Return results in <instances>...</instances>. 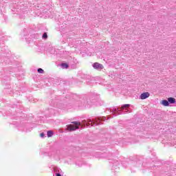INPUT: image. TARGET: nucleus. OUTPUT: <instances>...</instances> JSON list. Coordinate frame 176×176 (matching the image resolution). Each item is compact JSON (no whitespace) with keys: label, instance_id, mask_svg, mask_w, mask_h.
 <instances>
[{"label":"nucleus","instance_id":"nucleus-6","mask_svg":"<svg viewBox=\"0 0 176 176\" xmlns=\"http://www.w3.org/2000/svg\"><path fill=\"white\" fill-rule=\"evenodd\" d=\"M53 134H54L53 131H48L47 132V135L48 138H50V137H53Z\"/></svg>","mask_w":176,"mask_h":176},{"label":"nucleus","instance_id":"nucleus-9","mask_svg":"<svg viewBox=\"0 0 176 176\" xmlns=\"http://www.w3.org/2000/svg\"><path fill=\"white\" fill-rule=\"evenodd\" d=\"M129 107H130V104H126L124 106L122 107V109H124V108H128Z\"/></svg>","mask_w":176,"mask_h":176},{"label":"nucleus","instance_id":"nucleus-1","mask_svg":"<svg viewBox=\"0 0 176 176\" xmlns=\"http://www.w3.org/2000/svg\"><path fill=\"white\" fill-rule=\"evenodd\" d=\"M72 124L67 125V131H75V130H78V129H79V126H80V122L75 121L72 122Z\"/></svg>","mask_w":176,"mask_h":176},{"label":"nucleus","instance_id":"nucleus-2","mask_svg":"<svg viewBox=\"0 0 176 176\" xmlns=\"http://www.w3.org/2000/svg\"><path fill=\"white\" fill-rule=\"evenodd\" d=\"M93 67H94V69H104V66L102 64H100L98 63H94Z\"/></svg>","mask_w":176,"mask_h":176},{"label":"nucleus","instance_id":"nucleus-12","mask_svg":"<svg viewBox=\"0 0 176 176\" xmlns=\"http://www.w3.org/2000/svg\"><path fill=\"white\" fill-rule=\"evenodd\" d=\"M56 176H61L60 173H56Z\"/></svg>","mask_w":176,"mask_h":176},{"label":"nucleus","instance_id":"nucleus-4","mask_svg":"<svg viewBox=\"0 0 176 176\" xmlns=\"http://www.w3.org/2000/svg\"><path fill=\"white\" fill-rule=\"evenodd\" d=\"M168 102L169 104H175V98H168Z\"/></svg>","mask_w":176,"mask_h":176},{"label":"nucleus","instance_id":"nucleus-10","mask_svg":"<svg viewBox=\"0 0 176 176\" xmlns=\"http://www.w3.org/2000/svg\"><path fill=\"white\" fill-rule=\"evenodd\" d=\"M43 38H47V34L44 33L43 35Z\"/></svg>","mask_w":176,"mask_h":176},{"label":"nucleus","instance_id":"nucleus-7","mask_svg":"<svg viewBox=\"0 0 176 176\" xmlns=\"http://www.w3.org/2000/svg\"><path fill=\"white\" fill-rule=\"evenodd\" d=\"M61 67L64 69V68H65V69H67V68H68V64H67V63H62L61 65Z\"/></svg>","mask_w":176,"mask_h":176},{"label":"nucleus","instance_id":"nucleus-11","mask_svg":"<svg viewBox=\"0 0 176 176\" xmlns=\"http://www.w3.org/2000/svg\"><path fill=\"white\" fill-rule=\"evenodd\" d=\"M40 137H42V138L45 137V133H41Z\"/></svg>","mask_w":176,"mask_h":176},{"label":"nucleus","instance_id":"nucleus-5","mask_svg":"<svg viewBox=\"0 0 176 176\" xmlns=\"http://www.w3.org/2000/svg\"><path fill=\"white\" fill-rule=\"evenodd\" d=\"M161 104L162 105H164V107H168V105H170V104L168 103V101L164 100L161 102Z\"/></svg>","mask_w":176,"mask_h":176},{"label":"nucleus","instance_id":"nucleus-3","mask_svg":"<svg viewBox=\"0 0 176 176\" xmlns=\"http://www.w3.org/2000/svg\"><path fill=\"white\" fill-rule=\"evenodd\" d=\"M150 94L148 92H144L140 95L141 100H145L149 97Z\"/></svg>","mask_w":176,"mask_h":176},{"label":"nucleus","instance_id":"nucleus-8","mask_svg":"<svg viewBox=\"0 0 176 176\" xmlns=\"http://www.w3.org/2000/svg\"><path fill=\"white\" fill-rule=\"evenodd\" d=\"M37 71H38V74H43V72H44L43 69L41 68L38 69Z\"/></svg>","mask_w":176,"mask_h":176}]
</instances>
